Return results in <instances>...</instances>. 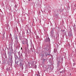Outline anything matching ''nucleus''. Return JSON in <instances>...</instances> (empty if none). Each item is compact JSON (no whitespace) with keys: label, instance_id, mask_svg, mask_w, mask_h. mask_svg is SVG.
<instances>
[{"label":"nucleus","instance_id":"obj_8","mask_svg":"<svg viewBox=\"0 0 76 76\" xmlns=\"http://www.w3.org/2000/svg\"><path fill=\"white\" fill-rule=\"evenodd\" d=\"M14 57H15V60H17V59H18L19 58H18V57L16 55H14Z\"/></svg>","mask_w":76,"mask_h":76},{"label":"nucleus","instance_id":"obj_29","mask_svg":"<svg viewBox=\"0 0 76 76\" xmlns=\"http://www.w3.org/2000/svg\"><path fill=\"white\" fill-rule=\"evenodd\" d=\"M72 53H74V51H73V52H72Z\"/></svg>","mask_w":76,"mask_h":76},{"label":"nucleus","instance_id":"obj_28","mask_svg":"<svg viewBox=\"0 0 76 76\" xmlns=\"http://www.w3.org/2000/svg\"><path fill=\"white\" fill-rule=\"evenodd\" d=\"M38 74H39V71L38 72Z\"/></svg>","mask_w":76,"mask_h":76},{"label":"nucleus","instance_id":"obj_36","mask_svg":"<svg viewBox=\"0 0 76 76\" xmlns=\"http://www.w3.org/2000/svg\"><path fill=\"white\" fill-rule=\"evenodd\" d=\"M73 61H74V60H73Z\"/></svg>","mask_w":76,"mask_h":76},{"label":"nucleus","instance_id":"obj_3","mask_svg":"<svg viewBox=\"0 0 76 76\" xmlns=\"http://www.w3.org/2000/svg\"><path fill=\"white\" fill-rule=\"evenodd\" d=\"M9 58H10L11 60H12V58H13V56H12V53H9Z\"/></svg>","mask_w":76,"mask_h":76},{"label":"nucleus","instance_id":"obj_35","mask_svg":"<svg viewBox=\"0 0 76 76\" xmlns=\"http://www.w3.org/2000/svg\"><path fill=\"white\" fill-rule=\"evenodd\" d=\"M21 50H22V48H21Z\"/></svg>","mask_w":76,"mask_h":76},{"label":"nucleus","instance_id":"obj_34","mask_svg":"<svg viewBox=\"0 0 76 76\" xmlns=\"http://www.w3.org/2000/svg\"><path fill=\"white\" fill-rule=\"evenodd\" d=\"M70 75H71V74H70Z\"/></svg>","mask_w":76,"mask_h":76},{"label":"nucleus","instance_id":"obj_12","mask_svg":"<svg viewBox=\"0 0 76 76\" xmlns=\"http://www.w3.org/2000/svg\"><path fill=\"white\" fill-rule=\"evenodd\" d=\"M47 61V59H43V62H45V61Z\"/></svg>","mask_w":76,"mask_h":76},{"label":"nucleus","instance_id":"obj_17","mask_svg":"<svg viewBox=\"0 0 76 76\" xmlns=\"http://www.w3.org/2000/svg\"><path fill=\"white\" fill-rule=\"evenodd\" d=\"M14 7L15 8H17V5H16V4L15 5Z\"/></svg>","mask_w":76,"mask_h":76},{"label":"nucleus","instance_id":"obj_37","mask_svg":"<svg viewBox=\"0 0 76 76\" xmlns=\"http://www.w3.org/2000/svg\"><path fill=\"white\" fill-rule=\"evenodd\" d=\"M36 66V68H37V66Z\"/></svg>","mask_w":76,"mask_h":76},{"label":"nucleus","instance_id":"obj_19","mask_svg":"<svg viewBox=\"0 0 76 76\" xmlns=\"http://www.w3.org/2000/svg\"><path fill=\"white\" fill-rule=\"evenodd\" d=\"M12 50V52H13V48H12V49H11V50Z\"/></svg>","mask_w":76,"mask_h":76},{"label":"nucleus","instance_id":"obj_31","mask_svg":"<svg viewBox=\"0 0 76 76\" xmlns=\"http://www.w3.org/2000/svg\"><path fill=\"white\" fill-rule=\"evenodd\" d=\"M31 0L32 1V0H28V1H31Z\"/></svg>","mask_w":76,"mask_h":76},{"label":"nucleus","instance_id":"obj_25","mask_svg":"<svg viewBox=\"0 0 76 76\" xmlns=\"http://www.w3.org/2000/svg\"><path fill=\"white\" fill-rule=\"evenodd\" d=\"M20 40H21V41H22V39H21V38H20Z\"/></svg>","mask_w":76,"mask_h":76},{"label":"nucleus","instance_id":"obj_30","mask_svg":"<svg viewBox=\"0 0 76 76\" xmlns=\"http://www.w3.org/2000/svg\"><path fill=\"white\" fill-rule=\"evenodd\" d=\"M42 56H44V54H42Z\"/></svg>","mask_w":76,"mask_h":76},{"label":"nucleus","instance_id":"obj_10","mask_svg":"<svg viewBox=\"0 0 76 76\" xmlns=\"http://www.w3.org/2000/svg\"><path fill=\"white\" fill-rule=\"evenodd\" d=\"M18 55L19 56V57H20V51H19L18 52Z\"/></svg>","mask_w":76,"mask_h":76},{"label":"nucleus","instance_id":"obj_14","mask_svg":"<svg viewBox=\"0 0 76 76\" xmlns=\"http://www.w3.org/2000/svg\"><path fill=\"white\" fill-rule=\"evenodd\" d=\"M54 53H56V52H57V50H56V49H54Z\"/></svg>","mask_w":76,"mask_h":76},{"label":"nucleus","instance_id":"obj_9","mask_svg":"<svg viewBox=\"0 0 76 76\" xmlns=\"http://www.w3.org/2000/svg\"><path fill=\"white\" fill-rule=\"evenodd\" d=\"M15 63L16 64H17V65H19V61H16V60H15Z\"/></svg>","mask_w":76,"mask_h":76},{"label":"nucleus","instance_id":"obj_23","mask_svg":"<svg viewBox=\"0 0 76 76\" xmlns=\"http://www.w3.org/2000/svg\"><path fill=\"white\" fill-rule=\"evenodd\" d=\"M48 56H51V54H48Z\"/></svg>","mask_w":76,"mask_h":76},{"label":"nucleus","instance_id":"obj_11","mask_svg":"<svg viewBox=\"0 0 76 76\" xmlns=\"http://www.w3.org/2000/svg\"><path fill=\"white\" fill-rule=\"evenodd\" d=\"M51 34L52 35L53 34V30H52L50 32Z\"/></svg>","mask_w":76,"mask_h":76},{"label":"nucleus","instance_id":"obj_18","mask_svg":"<svg viewBox=\"0 0 76 76\" xmlns=\"http://www.w3.org/2000/svg\"><path fill=\"white\" fill-rule=\"evenodd\" d=\"M6 70L7 71H8V70H9V69L8 68H7V69H6Z\"/></svg>","mask_w":76,"mask_h":76},{"label":"nucleus","instance_id":"obj_13","mask_svg":"<svg viewBox=\"0 0 76 76\" xmlns=\"http://www.w3.org/2000/svg\"><path fill=\"white\" fill-rule=\"evenodd\" d=\"M60 73H64V70H62V71H61V72H60Z\"/></svg>","mask_w":76,"mask_h":76},{"label":"nucleus","instance_id":"obj_26","mask_svg":"<svg viewBox=\"0 0 76 76\" xmlns=\"http://www.w3.org/2000/svg\"><path fill=\"white\" fill-rule=\"evenodd\" d=\"M47 56H48V54H47L45 55V56L46 57H47Z\"/></svg>","mask_w":76,"mask_h":76},{"label":"nucleus","instance_id":"obj_15","mask_svg":"<svg viewBox=\"0 0 76 76\" xmlns=\"http://www.w3.org/2000/svg\"><path fill=\"white\" fill-rule=\"evenodd\" d=\"M15 39L16 40V41H18V37H15Z\"/></svg>","mask_w":76,"mask_h":76},{"label":"nucleus","instance_id":"obj_32","mask_svg":"<svg viewBox=\"0 0 76 76\" xmlns=\"http://www.w3.org/2000/svg\"><path fill=\"white\" fill-rule=\"evenodd\" d=\"M11 36H12V35L11 34H10Z\"/></svg>","mask_w":76,"mask_h":76},{"label":"nucleus","instance_id":"obj_27","mask_svg":"<svg viewBox=\"0 0 76 76\" xmlns=\"http://www.w3.org/2000/svg\"><path fill=\"white\" fill-rule=\"evenodd\" d=\"M73 64V66H74V65H75V63H74Z\"/></svg>","mask_w":76,"mask_h":76},{"label":"nucleus","instance_id":"obj_6","mask_svg":"<svg viewBox=\"0 0 76 76\" xmlns=\"http://www.w3.org/2000/svg\"><path fill=\"white\" fill-rule=\"evenodd\" d=\"M19 65L20 66V67H22V66L23 67V65H24V64L23 63V62H21L20 63V64H19Z\"/></svg>","mask_w":76,"mask_h":76},{"label":"nucleus","instance_id":"obj_21","mask_svg":"<svg viewBox=\"0 0 76 76\" xmlns=\"http://www.w3.org/2000/svg\"><path fill=\"white\" fill-rule=\"evenodd\" d=\"M62 32H64V31H65V30H62Z\"/></svg>","mask_w":76,"mask_h":76},{"label":"nucleus","instance_id":"obj_16","mask_svg":"<svg viewBox=\"0 0 76 76\" xmlns=\"http://www.w3.org/2000/svg\"><path fill=\"white\" fill-rule=\"evenodd\" d=\"M5 34V33H4L3 34V37H4Z\"/></svg>","mask_w":76,"mask_h":76},{"label":"nucleus","instance_id":"obj_20","mask_svg":"<svg viewBox=\"0 0 76 76\" xmlns=\"http://www.w3.org/2000/svg\"><path fill=\"white\" fill-rule=\"evenodd\" d=\"M29 32H28V30H27V32H26V33L27 34H28V33Z\"/></svg>","mask_w":76,"mask_h":76},{"label":"nucleus","instance_id":"obj_2","mask_svg":"<svg viewBox=\"0 0 76 76\" xmlns=\"http://www.w3.org/2000/svg\"><path fill=\"white\" fill-rule=\"evenodd\" d=\"M22 44L25 45V44L27 45L28 46V39H24L23 40L22 42Z\"/></svg>","mask_w":76,"mask_h":76},{"label":"nucleus","instance_id":"obj_22","mask_svg":"<svg viewBox=\"0 0 76 76\" xmlns=\"http://www.w3.org/2000/svg\"><path fill=\"white\" fill-rule=\"evenodd\" d=\"M5 58H7V56H6V55H5Z\"/></svg>","mask_w":76,"mask_h":76},{"label":"nucleus","instance_id":"obj_33","mask_svg":"<svg viewBox=\"0 0 76 76\" xmlns=\"http://www.w3.org/2000/svg\"><path fill=\"white\" fill-rule=\"evenodd\" d=\"M59 11H60V10H58V11L59 12Z\"/></svg>","mask_w":76,"mask_h":76},{"label":"nucleus","instance_id":"obj_24","mask_svg":"<svg viewBox=\"0 0 76 76\" xmlns=\"http://www.w3.org/2000/svg\"><path fill=\"white\" fill-rule=\"evenodd\" d=\"M37 76H40V75H38V74H37Z\"/></svg>","mask_w":76,"mask_h":76},{"label":"nucleus","instance_id":"obj_7","mask_svg":"<svg viewBox=\"0 0 76 76\" xmlns=\"http://www.w3.org/2000/svg\"><path fill=\"white\" fill-rule=\"evenodd\" d=\"M68 35L69 36V37H72L73 36L72 35V33L71 31H70L68 33Z\"/></svg>","mask_w":76,"mask_h":76},{"label":"nucleus","instance_id":"obj_1","mask_svg":"<svg viewBox=\"0 0 76 76\" xmlns=\"http://www.w3.org/2000/svg\"><path fill=\"white\" fill-rule=\"evenodd\" d=\"M57 65L58 67L60 66H61L62 65V64H63V61H60V59L59 60L57 59Z\"/></svg>","mask_w":76,"mask_h":76},{"label":"nucleus","instance_id":"obj_4","mask_svg":"<svg viewBox=\"0 0 76 76\" xmlns=\"http://www.w3.org/2000/svg\"><path fill=\"white\" fill-rule=\"evenodd\" d=\"M12 45H13V43H12V42L10 43V44L9 45V48H11V49H12Z\"/></svg>","mask_w":76,"mask_h":76},{"label":"nucleus","instance_id":"obj_5","mask_svg":"<svg viewBox=\"0 0 76 76\" xmlns=\"http://www.w3.org/2000/svg\"><path fill=\"white\" fill-rule=\"evenodd\" d=\"M50 39L49 37H48L46 38V39L45 40V41L46 42H50Z\"/></svg>","mask_w":76,"mask_h":76}]
</instances>
